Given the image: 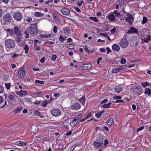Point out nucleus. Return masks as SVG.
Masks as SVG:
<instances>
[{
    "label": "nucleus",
    "instance_id": "6",
    "mask_svg": "<svg viewBox=\"0 0 151 151\" xmlns=\"http://www.w3.org/2000/svg\"><path fill=\"white\" fill-rule=\"evenodd\" d=\"M119 44L121 47L125 48L128 46V42L126 38H123L121 40V41L119 42Z\"/></svg>",
    "mask_w": 151,
    "mask_h": 151
},
{
    "label": "nucleus",
    "instance_id": "7",
    "mask_svg": "<svg viewBox=\"0 0 151 151\" xmlns=\"http://www.w3.org/2000/svg\"><path fill=\"white\" fill-rule=\"evenodd\" d=\"M25 73V69L22 68L19 70L17 74V77L18 78H22L24 76Z\"/></svg>",
    "mask_w": 151,
    "mask_h": 151
},
{
    "label": "nucleus",
    "instance_id": "55",
    "mask_svg": "<svg viewBox=\"0 0 151 151\" xmlns=\"http://www.w3.org/2000/svg\"><path fill=\"white\" fill-rule=\"evenodd\" d=\"M42 102V101H41V100H40L39 101H37L36 100V101L33 102V103L34 104H40Z\"/></svg>",
    "mask_w": 151,
    "mask_h": 151
},
{
    "label": "nucleus",
    "instance_id": "16",
    "mask_svg": "<svg viewBox=\"0 0 151 151\" xmlns=\"http://www.w3.org/2000/svg\"><path fill=\"white\" fill-rule=\"evenodd\" d=\"M17 96L16 95L10 94L8 96V97L10 101L14 102L16 101L15 98Z\"/></svg>",
    "mask_w": 151,
    "mask_h": 151
},
{
    "label": "nucleus",
    "instance_id": "49",
    "mask_svg": "<svg viewBox=\"0 0 151 151\" xmlns=\"http://www.w3.org/2000/svg\"><path fill=\"white\" fill-rule=\"evenodd\" d=\"M127 16L130 20L132 19H133V16L128 13H127Z\"/></svg>",
    "mask_w": 151,
    "mask_h": 151
},
{
    "label": "nucleus",
    "instance_id": "35",
    "mask_svg": "<svg viewBox=\"0 0 151 151\" xmlns=\"http://www.w3.org/2000/svg\"><path fill=\"white\" fill-rule=\"evenodd\" d=\"M141 85L144 88L146 87L147 86H149V83L147 82H143L141 83Z\"/></svg>",
    "mask_w": 151,
    "mask_h": 151
},
{
    "label": "nucleus",
    "instance_id": "5",
    "mask_svg": "<svg viewBox=\"0 0 151 151\" xmlns=\"http://www.w3.org/2000/svg\"><path fill=\"white\" fill-rule=\"evenodd\" d=\"M13 17L14 19L17 21H21L22 18V14L19 12H16L14 14Z\"/></svg>",
    "mask_w": 151,
    "mask_h": 151
},
{
    "label": "nucleus",
    "instance_id": "63",
    "mask_svg": "<svg viewBox=\"0 0 151 151\" xmlns=\"http://www.w3.org/2000/svg\"><path fill=\"white\" fill-rule=\"evenodd\" d=\"M106 49L107 50V54H108L110 52H111V50L109 47H107Z\"/></svg>",
    "mask_w": 151,
    "mask_h": 151
},
{
    "label": "nucleus",
    "instance_id": "1",
    "mask_svg": "<svg viewBox=\"0 0 151 151\" xmlns=\"http://www.w3.org/2000/svg\"><path fill=\"white\" fill-rule=\"evenodd\" d=\"M28 30L29 31V33L31 35H36L38 33L37 24H30L29 27L28 28Z\"/></svg>",
    "mask_w": 151,
    "mask_h": 151
},
{
    "label": "nucleus",
    "instance_id": "26",
    "mask_svg": "<svg viewBox=\"0 0 151 151\" xmlns=\"http://www.w3.org/2000/svg\"><path fill=\"white\" fill-rule=\"evenodd\" d=\"M60 36L59 38V41H61L62 42H63L65 40L66 38V37H63L62 36V35H60Z\"/></svg>",
    "mask_w": 151,
    "mask_h": 151
},
{
    "label": "nucleus",
    "instance_id": "19",
    "mask_svg": "<svg viewBox=\"0 0 151 151\" xmlns=\"http://www.w3.org/2000/svg\"><path fill=\"white\" fill-rule=\"evenodd\" d=\"M27 143L25 142H23L21 141H17L16 143V145H17L25 146L26 145Z\"/></svg>",
    "mask_w": 151,
    "mask_h": 151
},
{
    "label": "nucleus",
    "instance_id": "25",
    "mask_svg": "<svg viewBox=\"0 0 151 151\" xmlns=\"http://www.w3.org/2000/svg\"><path fill=\"white\" fill-rule=\"evenodd\" d=\"M6 31L10 35H13L14 34V32L13 29H6Z\"/></svg>",
    "mask_w": 151,
    "mask_h": 151
},
{
    "label": "nucleus",
    "instance_id": "64",
    "mask_svg": "<svg viewBox=\"0 0 151 151\" xmlns=\"http://www.w3.org/2000/svg\"><path fill=\"white\" fill-rule=\"evenodd\" d=\"M15 40L17 42H19L21 41L20 39L18 37H16L15 39Z\"/></svg>",
    "mask_w": 151,
    "mask_h": 151
},
{
    "label": "nucleus",
    "instance_id": "12",
    "mask_svg": "<svg viewBox=\"0 0 151 151\" xmlns=\"http://www.w3.org/2000/svg\"><path fill=\"white\" fill-rule=\"evenodd\" d=\"M127 33V34H137L138 33V31L134 27H131Z\"/></svg>",
    "mask_w": 151,
    "mask_h": 151
},
{
    "label": "nucleus",
    "instance_id": "39",
    "mask_svg": "<svg viewBox=\"0 0 151 151\" xmlns=\"http://www.w3.org/2000/svg\"><path fill=\"white\" fill-rule=\"evenodd\" d=\"M89 19L95 22H98V20L96 17H89Z\"/></svg>",
    "mask_w": 151,
    "mask_h": 151
},
{
    "label": "nucleus",
    "instance_id": "24",
    "mask_svg": "<svg viewBox=\"0 0 151 151\" xmlns=\"http://www.w3.org/2000/svg\"><path fill=\"white\" fill-rule=\"evenodd\" d=\"M144 93L145 94H147L148 95H150V94H151V90L149 88H146Z\"/></svg>",
    "mask_w": 151,
    "mask_h": 151
},
{
    "label": "nucleus",
    "instance_id": "33",
    "mask_svg": "<svg viewBox=\"0 0 151 151\" xmlns=\"http://www.w3.org/2000/svg\"><path fill=\"white\" fill-rule=\"evenodd\" d=\"M28 33H29V31L28 30V28L26 29L24 32V34L26 35V36H25V38H28L29 37V35L28 34Z\"/></svg>",
    "mask_w": 151,
    "mask_h": 151
},
{
    "label": "nucleus",
    "instance_id": "40",
    "mask_svg": "<svg viewBox=\"0 0 151 151\" xmlns=\"http://www.w3.org/2000/svg\"><path fill=\"white\" fill-rule=\"evenodd\" d=\"M128 65H123L119 66V67L120 70H122L125 68L126 67H129Z\"/></svg>",
    "mask_w": 151,
    "mask_h": 151
},
{
    "label": "nucleus",
    "instance_id": "13",
    "mask_svg": "<svg viewBox=\"0 0 151 151\" xmlns=\"http://www.w3.org/2000/svg\"><path fill=\"white\" fill-rule=\"evenodd\" d=\"M106 18L110 21H114L115 20V18L113 12H111L107 15Z\"/></svg>",
    "mask_w": 151,
    "mask_h": 151
},
{
    "label": "nucleus",
    "instance_id": "52",
    "mask_svg": "<svg viewBox=\"0 0 151 151\" xmlns=\"http://www.w3.org/2000/svg\"><path fill=\"white\" fill-rule=\"evenodd\" d=\"M4 92V89L3 86L0 85V94L3 93Z\"/></svg>",
    "mask_w": 151,
    "mask_h": 151
},
{
    "label": "nucleus",
    "instance_id": "62",
    "mask_svg": "<svg viewBox=\"0 0 151 151\" xmlns=\"http://www.w3.org/2000/svg\"><path fill=\"white\" fill-rule=\"evenodd\" d=\"M100 52H105L106 49L104 48H100L99 49Z\"/></svg>",
    "mask_w": 151,
    "mask_h": 151
},
{
    "label": "nucleus",
    "instance_id": "15",
    "mask_svg": "<svg viewBox=\"0 0 151 151\" xmlns=\"http://www.w3.org/2000/svg\"><path fill=\"white\" fill-rule=\"evenodd\" d=\"M61 12L64 15H68L70 14V12L69 10L66 8H63L61 10Z\"/></svg>",
    "mask_w": 151,
    "mask_h": 151
},
{
    "label": "nucleus",
    "instance_id": "2",
    "mask_svg": "<svg viewBox=\"0 0 151 151\" xmlns=\"http://www.w3.org/2000/svg\"><path fill=\"white\" fill-rule=\"evenodd\" d=\"M5 46L9 49H13L15 46V42L14 40L7 39L4 42Z\"/></svg>",
    "mask_w": 151,
    "mask_h": 151
},
{
    "label": "nucleus",
    "instance_id": "21",
    "mask_svg": "<svg viewBox=\"0 0 151 151\" xmlns=\"http://www.w3.org/2000/svg\"><path fill=\"white\" fill-rule=\"evenodd\" d=\"M151 39V36L149 35L148 37L147 36L146 38H145L144 39H142V42H148Z\"/></svg>",
    "mask_w": 151,
    "mask_h": 151
},
{
    "label": "nucleus",
    "instance_id": "37",
    "mask_svg": "<svg viewBox=\"0 0 151 151\" xmlns=\"http://www.w3.org/2000/svg\"><path fill=\"white\" fill-rule=\"evenodd\" d=\"M35 83L42 85L44 83V82L43 81H40L38 80H36L35 81Z\"/></svg>",
    "mask_w": 151,
    "mask_h": 151
},
{
    "label": "nucleus",
    "instance_id": "60",
    "mask_svg": "<svg viewBox=\"0 0 151 151\" xmlns=\"http://www.w3.org/2000/svg\"><path fill=\"white\" fill-rule=\"evenodd\" d=\"M144 128V127L143 126H142L141 127L138 128V129L137 130V131L139 132L140 131H141V130H143Z\"/></svg>",
    "mask_w": 151,
    "mask_h": 151
},
{
    "label": "nucleus",
    "instance_id": "50",
    "mask_svg": "<svg viewBox=\"0 0 151 151\" xmlns=\"http://www.w3.org/2000/svg\"><path fill=\"white\" fill-rule=\"evenodd\" d=\"M56 58H57V55L55 54H54V55H52V57H51V59L53 61H54L56 60Z\"/></svg>",
    "mask_w": 151,
    "mask_h": 151
},
{
    "label": "nucleus",
    "instance_id": "38",
    "mask_svg": "<svg viewBox=\"0 0 151 151\" xmlns=\"http://www.w3.org/2000/svg\"><path fill=\"white\" fill-rule=\"evenodd\" d=\"M82 116V114H78V115L76 116H75V119H78L77 121H79V120H80V119L81 118Z\"/></svg>",
    "mask_w": 151,
    "mask_h": 151
},
{
    "label": "nucleus",
    "instance_id": "59",
    "mask_svg": "<svg viewBox=\"0 0 151 151\" xmlns=\"http://www.w3.org/2000/svg\"><path fill=\"white\" fill-rule=\"evenodd\" d=\"M116 30V28H115V27H114L113 29L111 30V33H114L115 32Z\"/></svg>",
    "mask_w": 151,
    "mask_h": 151
},
{
    "label": "nucleus",
    "instance_id": "10",
    "mask_svg": "<svg viewBox=\"0 0 151 151\" xmlns=\"http://www.w3.org/2000/svg\"><path fill=\"white\" fill-rule=\"evenodd\" d=\"M104 142L103 141H95L93 142V145L96 148H99L103 144Z\"/></svg>",
    "mask_w": 151,
    "mask_h": 151
},
{
    "label": "nucleus",
    "instance_id": "30",
    "mask_svg": "<svg viewBox=\"0 0 151 151\" xmlns=\"http://www.w3.org/2000/svg\"><path fill=\"white\" fill-rule=\"evenodd\" d=\"M79 100L80 102L84 105L85 102L86 100L85 96H83L82 97L79 99Z\"/></svg>",
    "mask_w": 151,
    "mask_h": 151
},
{
    "label": "nucleus",
    "instance_id": "18",
    "mask_svg": "<svg viewBox=\"0 0 151 151\" xmlns=\"http://www.w3.org/2000/svg\"><path fill=\"white\" fill-rule=\"evenodd\" d=\"M112 49L113 50L118 52L120 50V47L118 45L116 44H114L112 46Z\"/></svg>",
    "mask_w": 151,
    "mask_h": 151
},
{
    "label": "nucleus",
    "instance_id": "45",
    "mask_svg": "<svg viewBox=\"0 0 151 151\" xmlns=\"http://www.w3.org/2000/svg\"><path fill=\"white\" fill-rule=\"evenodd\" d=\"M101 115V113H100V112L96 113L95 114L97 118H99Z\"/></svg>",
    "mask_w": 151,
    "mask_h": 151
},
{
    "label": "nucleus",
    "instance_id": "8",
    "mask_svg": "<svg viewBox=\"0 0 151 151\" xmlns=\"http://www.w3.org/2000/svg\"><path fill=\"white\" fill-rule=\"evenodd\" d=\"M81 106L80 104L75 103L72 104L71 106V108L76 111L78 110L81 108Z\"/></svg>",
    "mask_w": 151,
    "mask_h": 151
},
{
    "label": "nucleus",
    "instance_id": "3",
    "mask_svg": "<svg viewBox=\"0 0 151 151\" xmlns=\"http://www.w3.org/2000/svg\"><path fill=\"white\" fill-rule=\"evenodd\" d=\"M12 18L10 13L8 12L3 16V20L6 23L10 22L12 20Z\"/></svg>",
    "mask_w": 151,
    "mask_h": 151
},
{
    "label": "nucleus",
    "instance_id": "36",
    "mask_svg": "<svg viewBox=\"0 0 151 151\" xmlns=\"http://www.w3.org/2000/svg\"><path fill=\"white\" fill-rule=\"evenodd\" d=\"M24 49L25 50V52L26 53H27L28 52L29 48L28 45L27 44H26L25 45Z\"/></svg>",
    "mask_w": 151,
    "mask_h": 151
},
{
    "label": "nucleus",
    "instance_id": "48",
    "mask_svg": "<svg viewBox=\"0 0 151 151\" xmlns=\"http://www.w3.org/2000/svg\"><path fill=\"white\" fill-rule=\"evenodd\" d=\"M83 49L86 52H88V53H90V51L89 50L88 47L86 46H84Z\"/></svg>",
    "mask_w": 151,
    "mask_h": 151
},
{
    "label": "nucleus",
    "instance_id": "56",
    "mask_svg": "<svg viewBox=\"0 0 151 151\" xmlns=\"http://www.w3.org/2000/svg\"><path fill=\"white\" fill-rule=\"evenodd\" d=\"M45 58L43 57L40 60V62L41 63H43L45 62Z\"/></svg>",
    "mask_w": 151,
    "mask_h": 151
},
{
    "label": "nucleus",
    "instance_id": "29",
    "mask_svg": "<svg viewBox=\"0 0 151 151\" xmlns=\"http://www.w3.org/2000/svg\"><path fill=\"white\" fill-rule=\"evenodd\" d=\"M43 15V14L38 12H36L34 14V15L37 17H42Z\"/></svg>",
    "mask_w": 151,
    "mask_h": 151
},
{
    "label": "nucleus",
    "instance_id": "9",
    "mask_svg": "<svg viewBox=\"0 0 151 151\" xmlns=\"http://www.w3.org/2000/svg\"><path fill=\"white\" fill-rule=\"evenodd\" d=\"M13 29L14 32V34H15L17 36L21 35V30L18 27L15 26Z\"/></svg>",
    "mask_w": 151,
    "mask_h": 151
},
{
    "label": "nucleus",
    "instance_id": "14",
    "mask_svg": "<svg viewBox=\"0 0 151 151\" xmlns=\"http://www.w3.org/2000/svg\"><path fill=\"white\" fill-rule=\"evenodd\" d=\"M139 43V42L138 41H135L134 40H132L130 42V46L133 47H137Z\"/></svg>",
    "mask_w": 151,
    "mask_h": 151
},
{
    "label": "nucleus",
    "instance_id": "47",
    "mask_svg": "<svg viewBox=\"0 0 151 151\" xmlns=\"http://www.w3.org/2000/svg\"><path fill=\"white\" fill-rule=\"evenodd\" d=\"M67 47L69 49H72L74 48V46L73 44L68 45V46H67Z\"/></svg>",
    "mask_w": 151,
    "mask_h": 151
},
{
    "label": "nucleus",
    "instance_id": "42",
    "mask_svg": "<svg viewBox=\"0 0 151 151\" xmlns=\"http://www.w3.org/2000/svg\"><path fill=\"white\" fill-rule=\"evenodd\" d=\"M113 12L114 14H115L117 17H118V16L121 15L120 14V13H119L116 10H114V11Z\"/></svg>",
    "mask_w": 151,
    "mask_h": 151
},
{
    "label": "nucleus",
    "instance_id": "31",
    "mask_svg": "<svg viewBox=\"0 0 151 151\" xmlns=\"http://www.w3.org/2000/svg\"><path fill=\"white\" fill-rule=\"evenodd\" d=\"M111 104V103H109L107 104H105L102 106L101 108H109L110 107V106Z\"/></svg>",
    "mask_w": 151,
    "mask_h": 151
},
{
    "label": "nucleus",
    "instance_id": "27",
    "mask_svg": "<svg viewBox=\"0 0 151 151\" xmlns=\"http://www.w3.org/2000/svg\"><path fill=\"white\" fill-rule=\"evenodd\" d=\"M20 96L21 97H22L23 96H26L27 94V92L25 91L21 90L20 91Z\"/></svg>",
    "mask_w": 151,
    "mask_h": 151
},
{
    "label": "nucleus",
    "instance_id": "57",
    "mask_svg": "<svg viewBox=\"0 0 151 151\" xmlns=\"http://www.w3.org/2000/svg\"><path fill=\"white\" fill-rule=\"evenodd\" d=\"M100 35L101 36H103L105 37H107L108 36L107 34L104 33H100Z\"/></svg>",
    "mask_w": 151,
    "mask_h": 151
},
{
    "label": "nucleus",
    "instance_id": "28",
    "mask_svg": "<svg viewBox=\"0 0 151 151\" xmlns=\"http://www.w3.org/2000/svg\"><path fill=\"white\" fill-rule=\"evenodd\" d=\"M22 107H19L16 109H15L14 111V112L15 114H16L17 113H19L22 110Z\"/></svg>",
    "mask_w": 151,
    "mask_h": 151
},
{
    "label": "nucleus",
    "instance_id": "51",
    "mask_svg": "<svg viewBox=\"0 0 151 151\" xmlns=\"http://www.w3.org/2000/svg\"><path fill=\"white\" fill-rule=\"evenodd\" d=\"M32 18L31 17H28L26 19V20L28 22H31V21H32Z\"/></svg>",
    "mask_w": 151,
    "mask_h": 151
},
{
    "label": "nucleus",
    "instance_id": "4",
    "mask_svg": "<svg viewBox=\"0 0 151 151\" xmlns=\"http://www.w3.org/2000/svg\"><path fill=\"white\" fill-rule=\"evenodd\" d=\"M52 114L54 116L58 117L60 116L61 114V111L57 109H53L51 111Z\"/></svg>",
    "mask_w": 151,
    "mask_h": 151
},
{
    "label": "nucleus",
    "instance_id": "32",
    "mask_svg": "<svg viewBox=\"0 0 151 151\" xmlns=\"http://www.w3.org/2000/svg\"><path fill=\"white\" fill-rule=\"evenodd\" d=\"M34 50H35L39 51L40 50V46H37L36 44L35 43V45H34Z\"/></svg>",
    "mask_w": 151,
    "mask_h": 151
},
{
    "label": "nucleus",
    "instance_id": "54",
    "mask_svg": "<svg viewBox=\"0 0 151 151\" xmlns=\"http://www.w3.org/2000/svg\"><path fill=\"white\" fill-rule=\"evenodd\" d=\"M53 31L55 33H56L57 32V26H54L53 29Z\"/></svg>",
    "mask_w": 151,
    "mask_h": 151
},
{
    "label": "nucleus",
    "instance_id": "20",
    "mask_svg": "<svg viewBox=\"0 0 151 151\" xmlns=\"http://www.w3.org/2000/svg\"><path fill=\"white\" fill-rule=\"evenodd\" d=\"M122 87L117 86L114 88V90L116 93H119L122 91Z\"/></svg>",
    "mask_w": 151,
    "mask_h": 151
},
{
    "label": "nucleus",
    "instance_id": "53",
    "mask_svg": "<svg viewBox=\"0 0 151 151\" xmlns=\"http://www.w3.org/2000/svg\"><path fill=\"white\" fill-rule=\"evenodd\" d=\"M121 98L122 97L120 96H114L113 97V99L114 100L121 99Z\"/></svg>",
    "mask_w": 151,
    "mask_h": 151
},
{
    "label": "nucleus",
    "instance_id": "34",
    "mask_svg": "<svg viewBox=\"0 0 151 151\" xmlns=\"http://www.w3.org/2000/svg\"><path fill=\"white\" fill-rule=\"evenodd\" d=\"M147 21V18L145 17H143V20L142 22V24H145Z\"/></svg>",
    "mask_w": 151,
    "mask_h": 151
},
{
    "label": "nucleus",
    "instance_id": "41",
    "mask_svg": "<svg viewBox=\"0 0 151 151\" xmlns=\"http://www.w3.org/2000/svg\"><path fill=\"white\" fill-rule=\"evenodd\" d=\"M42 104L43 107H45L47 104V100L42 101Z\"/></svg>",
    "mask_w": 151,
    "mask_h": 151
},
{
    "label": "nucleus",
    "instance_id": "58",
    "mask_svg": "<svg viewBox=\"0 0 151 151\" xmlns=\"http://www.w3.org/2000/svg\"><path fill=\"white\" fill-rule=\"evenodd\" d=\"M45 44H50V45H53L54 44V43L52 41H46L45 42Z\"/></svg>",
    "mask_w": 151,
    "mask_h": 151
},
{
    "label": "nucleus",
    "instance_id": "11",
    "mask_svg": "<svg viewBox=\"0 0 151 151\" xmlns=\"http://www.w3.org/2000/svg\"><path fill=\"white\" fill-rule=\"evenodd\" d=\"M92 66V65L91 63L83 64L81 65V68L82 69L85 70L90 69Z\"/></svg>",
    "mask_w": 151,
    "mask_h": 151
},
{
    "label": "nucleus",
    "instance_id": "44",
    "mask_svg": "<svg viewBox=\"0 0 151 151\" xmlns=\"http://www.w3.org/2000/svg\"><path fill=\"white\" fill-rule=\"evenodd\" d=\"M120 62L122 64H124L125 63H126V59L124 58H122Z\"/></svg>",
    "mask_w": 151,
    "mask_h": 151
},
{
    "label": "nucleus",
    "instance_id": "46",
    "mask_svg": "<svg viewBox=\"0 0 151 151\" xmlns=\"http://www.w3.org/2000/svg\"><path fill=\"white\" fill-rule=\"evenodd\" d=\"M68 120L67 119L66 120H65L63 122L62 125H63V126L64 127H65V126H66L68 123Z\"/></svg>",
    "mask_w": 151,
    "mask_h": 151
},
{
    "label": "nucleus",
    "instance_id": "43",
    "mask_svg": "<svg viewBox=\"0 0 151 151\" xmlns=\"http://www.w3.org/2000/svg\"><path fill=\"white\" fill-rule=\"evenodd\" d=\"M6 87L7 89H9L10 88V83H6L5 84Z\"/></svg>",
    "mask_w": 151,
    "mask_h": 151
},
{
    "label": "nucleus",
    "instance_id": "23",
    "mask_svg": "<svg viewBox=\"0 0 151 151\" xmlns=\"http://www.w3.org/2000/svg\"><path fill=\"white\" fill-rule=\"evenodd\" d=\"M107 122V124L109 126H111L114 123V119L112 118H110Z\"/></svg>",
    "mask_w": 151,
    "mask_h": 151
},
{
    "label": "nucleus",
    "instance_id": "61",
    "mask_svg": "<svg viewBox=\"0 0 151 151\" xmlns=\"http://www.w3.org/2000/svg\"><path fill=\"white\" fill-rule=\"evenodd\" d=\"M35 114L37 116H39L40 114V113L37 110H36L35 112Z\"/></svg>",
    "mask_w": 151,
    "mask_h": 151
},
{
    "label": "nucleus",
    "instance_id": "17",
    "mask_svg": "<svg viewBox=\"0 0 151 151\" xmlns=\"http://www.w3.org/2000/svg\"><path fill=\"white\" fill-rule=\"evenodd\" d=\"M64 33L66 35H68L70 34V29L68 27H64L63 29Z\"/></svg>",
    "mask_w": 151,
    "mask_h": 151
},
{
    "label": "nucleus",
    "instance_id": "22",
    "mask_svg": "<svg viewBox=\"0 0 151 151\" xmlns=\"http://www.w3.org/2000/svg\"><path fill=\"white\" fill-rule=\"evenodd\" d=\"M78 119H74L70 123V125L72 127H74L78 122L77 121Z\"/></svg>",
    "mask_w": 151,
    "mask_h": 151
}]
</instances>
